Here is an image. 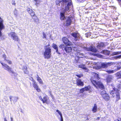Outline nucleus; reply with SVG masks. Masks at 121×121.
<instances>
[{
  "label": "nucleus",
  "instance_id": "obj_12",
  "mask_svg": "<svg viewBox=\"0 0 121 121\" xmlns=\"http://www.w3.org/2000/svg\"><path fill=\"white\" fill-rule=\"evenodd\" d=\"M120 66H117L115 68L114 70H106V72L108 73H113L117 71L120 69H121Z\"/></svg>",
  "mask_w": 121,
  "mask_h": 121
},
{
  "label": "nucleus",
  "instance_id": "obj_52",
  "mask_svg": "<svg viewBox=\"0 0 121 121\" xmlns=\"http://www.w3.org/2000/svg\"><path fill=\"white\" fill-rule=\"evenodd\" d=\"M10 119L11 120V121H13V118L12 117H10Z\"/></svg>",
  "mask_w": 121,
  "mask_h": 121
},
{
  "label": "nucleus",
  "instance_id": "obj_21",
  "mask_svg": "<svg viewBox=\"0 0 121 121\" xmlns=\"http://www.w3.org/2000/svg\"><path fill=\"white\" fill-rule=\"evenodd\" d=\"M92 74L94 76V78L96 80H98L100 78L98 74L95 72H92Z\"/></svg>",
  "mask_w": 121,
  "mask_h": 121
},
{
  "label": "nucleus",
  "instance_id": "obj_55",
  "mask_svg": "<svg viewBox=\"0 0 121 121\" xmlns=\"http://www.w3.org/2000/svg\"><path fill=\"white\" fill-rule=\"evenodd\" d=\"M97 120H99L100 119V117H98L97 118Z\"/></svg>",
  "mask_w": 121,
  "mask_h": 121
},
{
  "label": "nucleus",
  "instance_id": "obj_2",
  "mask_svg": "<svg viewBox=\"0 0 121 121\" xmlns=\"http://www.w3.org/2000/svg\"><path fill=\"white\" fill-rule=\"evenodd\" d=\"M50 44L45 46L44 47L45 52L44 53V56L45 58L48 59L50 58L51 55V49Z\"/></svg>",
  "mask_w": 121,
  "mask_h": 121
},
{
  "label": "nucleus",
  "instance_id": "obj_9",
  "mask_svg": "<svg viewBox=\"0 0 121 121\" xmlns=\"http://www.w3.org/2000/svg\"><path fill=\"white\" fill-rule=\"evenodd\" d=\"M9 98L12 104V101L14 103H15L17 101L18 99V97H17L12 96H9Z\"/></svg>",
  "mask_w": 121,
  "mask_h": 121
},
{
  "label": "nucleus",
  "instance_id": "obj_41",
  "mask_svg": "<svg viewBox=\"0 0 121 121\" xmlns=\"http://www.w3.org/2000/svg\"><path fill=\"white\" fill-rule=\"evenodd\" d=\"M7 62L9 64H12V61L9 60H6Z\"/></svg>",
  "mask_w": 121,
  "mask_h": 121
},
{
  "label": "nucleus",
  "instance_id": "obj_31",
  "mask_svg": "<svg viewBox=\"0 0 121 121\" xmlns=\"http://www.w3.org/2000/svg\"><path fill=\"white\" fill-rule=\"evenodd\" d=\"M91 87L90 86H87L85 87L84 88V89L85 91H90L91 89Z\"/></svg>",
  "mask_w": 121,
  "mask_h": 121
},
{
  "label": "nucleus",
  "instance_id": "obj_33",
  "mask_svg": "<svg viewBox=\"0 0 121 121\" xmlns=\"http://www.w3.org/2000/svg\"><path fill=\"white\" fill-rule=\"evenodd\" d=\"M121 54V51L113 52H112V54L113 55H117Z\"/></svg>",
  "mask_w": 121,
  "mask_h": 121
},
{
  "label": "nucleus",
  "instance_id": "obj_13",
  "mask_svg": "<svg viewBox=\"0 0 121 121\" xmlns=\"http://www.w3.org/2000/svg\"><path fill=\"white\" fill-rule=\"evenodd\" d=\"M75 55L76 56V57H77L78 58H82L84 56V54L82 53H81L79 52L77 53V52H75Z\"/></svg>",
  "mask_w": 121,
  "mask_h": 121
},
{
  "label": "nucleus",
  "instance_id": "obj_48",
  "mask_svg": "<svg viewBox=\"0 0 121 121\" xmlns=\"http://www.w3.org/2000/svg\"><path fill=\"white\" fill-rule=\"evenodd\" d=\"M3 57L4 59V60H6V56L5 54H4L3 55Z\"/></svg>",
  "mask_w": 121,
  "mask_h": 121
},
{
  "label": "nucleus",
  "instance_id": "obj_11",
  "mask_svg": "<svg viewBox=\"0 0 121 121\" xmlns=\"http://www.w3.org/2000/svg\"><path fill=\"white\" fill-rule=\"evenodd\" d=\"M71 35L74 38V39L75 40L77 41L79 40L80 35L78 33L74 32Z\"/></svg>",
  "mask_w": 121,
  "mask_h": 121
},
{
  "label": "nucleus",
  "instance_id": "obj_45",
  "mask_svg": "<svg viewBox=\"0 0 121 121\" xmlns=\"http://www.w3.org/2000/svg\"><path fill=\"white\" fill-rule=\"evenodd\" d=\"M85 91L84 89V88H82L80 90V92L81 93H82Z\"/></svg>",
  "mask_w": 121,
  "mask_h": 121
},
{
  "label": "nucleus",
  "instance_id": "obj_3",
  "mask_svg": "<svg viewBox=\"0 0 121 121\" xmlns=\"http://www.w3.org/2000/svg\"><path fill=\"white\" fill-rule=\"evenodd\" d=\"M110 93L111 95H112V97H114L116 95L117 101L118 100L120 99L119 90L117 89L114 88H113V90L110 91Z\"/></svg>",
  "mask_w": 121,
  "mask_h": 121
},
{
  "label": "nucleus",
  "instance_id": "obj_54",
  "mask_svg": "<svg viewBox=\"0 0 121 121\" xmlns=\"http://www.w3.org/2000/svg\"><path fill=\"white\" fill-rule=\"evenodd\" d=\"M30 79L31 80H32L33 82V80H33V78H31Z\"/></svg>",
  "mask_w": 121,
  "mask_h": 121
},
{
  "label": "nucleus",
  "instance_id": "obj_29",
  "mask_svg": "<svg viewBox=\"0 0 121 121\" xmlns=\"http://www.w3.org/2000/svg\"><path fill=\"white\" fill-rule=\"evenodd\" d=\"M37 80L39 82V83L41 84H42L43 82L41 79L39 77L38 75H37Z\"/></svg>",
  "mask_w": 121,
  "mask_h": 121
},
{
  "label": "nucleus",
  "instance_id": "obj_5",
  "mask_svg": "<svg viewBox=\"0 0 121 121\" xmlns=\"http://www.w3.org/2000/svg\"><path fill=\"white\" fill-rule=\"evenodd\" d=\"M113 64V62H112L102 63L101 64L100 66L99 67V68H107L108 67L111 66Z\"/></svg>",
  "mask_w": 121,
  "mask_h": 121
},
{
  "label": "nucleus",
  "instance_id": "obj_23",
  "mask_svg": "<svg viewBox=\"0 0 121 121\" xmlns=\"http://www.w3.org/2000/svg\"><path fill=\"white\" fill-rule=\"evenodd\" d=\"M97 110V105L96 104H95L93 108L92 109V111L93 113L96 112Z\"/></svg>",
  "mask_w": 121,
  "mask_h": 121
},
{
  "label": "nucleus",
  "instance_id": "obj_22",
  "mask_svg": "<svg viewBox=\"0 0 121 121\" xmlns=\"http://www.w3.org/2000/svg\"><path fill=\"white\" fill-rule=\"evenodd\" d=\"M113 78V77L112 75H109L108 76L107 78V82H109L112 80Z\"/></svg>",
  "mask_w": 121,
  "mask_h": 121
},
{
  "label": "nucleus",
  "instance_id": "obj_26",
  "mask_svg": "<svg viewBox=\"0 0 121 121\" xmlns=\"http://www.w3.org/2000/svg\"><path fill=\"white\" fill-rule=\"evenodd\" d=\"M79 67L80 68H81L85 70H86L85 71L86 72L88 71V69H87L86 67H85V66L81 64L79 65Z\"/></svg>",
  "mask_w": 121,
  "mask_h": 121
},
{
  "label": "nucleus",
  "instance_id": "obj_44",
  "mask_svg": "<svg viewBox=\"0 0 121 121\" xmlns=\"http://www.w3.org/2000/svg\"><path fill=\"white\" fill-rule=\"evenodd\" d=\"M76 75L79 78H80L81 77L83 76V75L82 74H80L79 75L76 74Z\"/></svg>",
  "mask_w": 121,
  "mask_h": 121
},
{
  "label": "nucleus",
  "instance_id": "obj_37",
  "mask_svg": "<svg viewBox=\"0 0 121 121\" xmlns=\"http://www.w3.org/2000/svg\"><path fill=\"white\" fill-rule=\"evenodd\" d=\"M14 14L16 16H17L18 14V12L17 10L16 9H15L14 11Z\"/></svg>",
  "mask_w": 121,
  "mask_h": 121
},
{
  "label": "nucleus",
  "instance_id": "obj_36",
  "mask_svg": "<svg viewBox=\"0 0 121 121\" xmlns=\"http://www.w3.org/2000/svg\"><path fill=\"white\" fill-rule=\"evenodd\" d=\"M27 67L26 65L25 64L23 66L22 68V69L23 70H24L25 69H27Z\"/></svg>",
  "mask_w": 121,
  "mask_h": 121
},
{
  "label": "nucleus",
  "instance_id": "obj_51",
  "mask_svg": "<svg viewBox=\"0 0 121 121\" xmlns=\"http://www.w3.org/2000/svg\"><path fill=\"white\" fill-rule=\"evenodd\" d=\"M3 24L2 20L0 17V25Z\"/></svg>",
  "mask_w": 121,
  "mask_h": 121
},
{
  "label": "nucleus",
  "instance_id": "obj_50",
  "mask_svg": "<svg viewBox=\"0 0 121 121\" xmlns=\"http://www.w3.org/2000/svg\"><path fill=\"white\" fill-rule=\"evenodd\" d=\"M64 47V45L63 44H61L59 46V47L60 48H63Z\"/></svg>",
  "mask_w": 121,
  "mask_h": 121
},
{
  "label": "nucleus",
  "instance_id": "obj_38",
  "mask_svg": "<svg viewBox=\"0 0 121 121\" xmlns=\"http://www.w3.org/2000/svg\"><path fill=\"white\" fill-rule=\"evenodd\" d=\"M105 94H106V92L104 90L102 91L101 92V94L102 95V96L103 95H104Z\"/></svg>",
  "mask_w": 121,
  "mask_h": 121
},
{
  "label": "nucleus",
  "instance_id": "obj_32",
  "mask_svg": "<svg viewBox=\"0 0 121 121\" xmlns=\"http://www.w3.org/2000/svg\"><path fill=\"white\" fill-rule=\"evenodd\" d=\"M12 74V75L13 77H14V78H15L17 76V74L15 72H14L13 71L11 70V72Z\"/></svg>",
  "mask_w": 121,
  "mask_h": 121
},
{
  "label": "nucleus",
  "instance_id": "obj_17",
  "mask_svg": "<svg viewBox=\"0 0 121 121\" xmlns=\"http://www.w3.org/2000/svg\"><path fill=\"white\" fill-rule=\"evenodd\" d=\"M27 11L32 17L35 15L34 12L32 9L30 8H28L27 9Z\"/></svg>",
  "mask_w": 121,
  "mask_h": 121
},
{
  "label": "nucleus",
  "instance_id": "obj_56",
  "mask_svg": "<svg viewBox=\"0 0 121 121\" xmlns=\"http://www.w3.org/2000/svg\"><path fill=\"white\" fill-rule=\"evenodd\" d=\"M88 34H89V35H90L91 33H88Z\"/></svg>",
  "mask_w": 121,
  "mask_h": 121
},
{
  "label": "nucleus",
  "instance_id": "obj_16",
  "mask_svg": "<svg viewBox=\"0 0 121 121\" xmlns=\"http://www.w3.org/2000/svg\"><path fill=\"white\" fill-rule=\"evenodd\" d=\"M77 85L79 86H82L84 85L83 82L80 79H78L76 81Z\"/></svg>",
  "mask_w": 121,
  "mask_h": 121
},
{
  "label": "nucleus",
  "instance_id": "obj_27",
  "mask_svg": "<svg viewBox=\"0 0 121 121\" xmlns=\"http://www.w3.org/2000/svg\"><path fill=\"white\" fill-rule=\"evenodd\" d=\"M105 45L103 43H99L97 47L98 48L100 49L104 47Z\"/></svg>",
  "mask_w": 121,
  "mask_h": 121
},
{
  "label": "nucleus",
  "instance_id": "obj_20",
  "mask_svg": "<svg viewBox=\"0 0 121 121\" xmlns=\"http://www.w3.org/2000/svg\"><path fill=\"white\" fill-rule=\"evenodd\" d=\"M32 17L33 19L34 20V21L37 24L39 23V19L36 15H35L34 16H33Z\"/></svg>",
  "mask_w": 121,
  "mask_h": 121
},
{
  "label": "nucleus",
  "instance_id": "obj_34",
  "mask_svg": "<svg viewBox=\"0 0 121 121\" xmlns=\"http://www.w3.org/2000/svg\"><path fill=\"white\" fill-rule=\"evenodd\" d=\"M3 24L0 25V37L2 35L1 32V30L3 27Z\"/></svg>",
  "mask_w": 121,
  "mask_h": 121
},
{
  "label": "nucleus",
  "instance_id": "obj_1",
  "mask_svg": "<svg viewBox=\"0 0 121 121\" xmlns=\"http://www.w3.org/2000/svg\"><path fill=\"white\" fill-rule=\"evenodd\" d=\"M56 4L57 5L59 6L60 4H61V8L62 9H64V5H65V9L63 11H62L60 13V19L61 20H63L65 18L66 20V26H68L70 25L71 22V19L72 18L67 17H65V14L66 13H68L66 11L68 12L70 11L69 8L72 7V1L71 0H57L56 1Z\"/></svg>",
  "mask_w": 121,
  "mask_h": 121
},
{
  "label": "nucleus",
  "instance_id": "obj_30",
  "mask_svg": "<svg viewBox=\"0 0 121 121\" xmlns=\"http://www.w3.org/2000/svg\"><path fill=\"white\" fill-rule=\"evenodd\" d=\"M102 53L106 55H109V54L110 52L107 50H104L103 51Z\"/></svg>",
  "mask_w": 121,
  "mask_h": 121
},
{
  "label": "nucleus",
  "instance_id": "obj_4",
  "mask_svg": "<svg viewBox=\"0 0 121 121\" xmlns=\"http://www.w3.org/2000/svg\"><path fill=\"white\" fill-rule=\"evenodd\" d=\"M91 81L94 86L97 88L99 87L101 89H103L104 88V87L101 82H96L95 80H91Z\"/></svg>",
  "mask_w": 121,
  "mask_h": 121
},
{
  "label": "nucleus",
  "instance_id": "obj_8",
  "mask_svg": "<svg viewBox=\"0 0 121 121\" xmlns=\"http://www.w3.org/2000/svg\"><path fill=\"white\" fill-rule=\"evenodd\" d=\"M63 42L66 45L71 46L72 44V43L69 41L67 38L65 37H64L62 39Z\"/></svg>",
  "mask_w": 121,
  "mask_h": 121
},
{
  "label": "nucleus",
  "instance_id": "obj_28",
  "mask_svg": "<svg viewBox=\"0 0 121 121\" xmlns=\"http://www.w3.org/2000/svg\"><path fill=\"white\" fill-rule=\"evenodd\" d=\"M117 78H121V71L118 72L115 74Z\"/></svg>",
  "mask_w": 121,
  "mask_h": 121
},
{
  "label": "nucleus",
  "instance_id": "obj_43",
  "mask_svg": "<svg viewBox=\"0 0 121 121\" xmlns=\"http://www.w3.org/2000/svg\"><path fill=\"white\" fill-rule=\"evenodd\" d=\"M60 116V118H59V119L61 121H63V118L62 114Z\"/></svg>",
  "mask_w": 121,
  "mask_h": 121
},
{
  "label": "nucleus",
  "instance_id": "obj_58",
  "mask_svg": "<svg viewBox=\"0 0 121 121\" xmlns=\"http://www.w3.org/2000/svg\"><path fill=\"white\" fill-rule=\"evenodd\" d=\"M53 97L52 99H53Z\"/></svg>",
  "mask_w": 121,
  "mask_h": 121
},
{
  "label": "nucleus",
  "instance_id": "obj_46",
  "mask_svg": "<svg viewBox=\"0 0 121 121\" xmlns=\"http://www.w3.org/2000/svg\"><path fill=\"white\" fill-rule=\"evenodd\" d=\"M34 0L36 2V5H37V4L39 3L40 2L39 0Z\"/></svg>",
  "mask_w": 121,
  "mask_h": 121
},
{
  "label": "nucleus",
  "instance_id": "obj_7",
  "mask_svg": "<svg viewBox=\"0 0 121 121\" xmlns=\"http://www.w3.org/2000/svg\"><path fill=\"white\" fill-rule=\"evenodd\" d=\"M39 99L42 101L43 103H46L47 104H49L50 103V100L47 98V96H44L43 99L41 96L39 97Z\"/></svg>",
  "mask_w": 121,
  "mask_h": 121
},
{
  "label": "nucleus",
  "instance_id": "obj_14",
  "mask_svg": "<svg viewBox=\"0 0 121 121\" xmlns=\"http://www.w3.org/2000/svg\"><path fill=\"white\" fill-rule=\"evenodd\" d=\"M86 50L91 51L94 52H96L97 51V50L95 47H93L91 46H90L89 48H86Z\"/></svg>",
  "mask_w": 121,
  "mask_h": 121
},
{
  "label": "nucleus",
  "instance_id": "obj_19",
  "mask_svg": "<svg viewBox=\"0 0 121 121\" xmlns=\"http://www.w3.org/2000/svg\"><path fill=\"white\" fill-rule=\"evenodd\" d=\"M64 49L65 50L66 52L67 53H69L71 52L72 50V48L71 47H65Z\"/></svg>",
  "mask_w": 121,
  "mask_h": 121
},
{
  "label": "nucleus",
  "instance_id": "obj_57",
  "mask_svg": "<svg viewBox=\"0 0 121 121\" xmlns=\"http://www.w3.org/2000/svg\"><path fill=\"white\" fill-rule=\"evenodd\" d=\"M86 36V37H88V36Z\"/></svg>",
  "mask_w": 121,
  "mask_h": 121
},
{
  "label": "nucleus",
  "instance_id": "obj_39",
  "mask_svg": "<svg viewBox=\"0 0 121 121\" xmlns=\"http://www.w3.org/2000/svg\"><path fill=\"white\" fill-rule=\"evenodd\" d=\"M73 50L75 51V52H77V53L79 52V50H78V48H77L75 47H73Z\"/></svg>",
  "mask_w": 121,
  "mask_h": 121
},
{
  "label": "nucleus",
  "instance_id": "obj_47",
  "mask_svg": "<svg viewBox=\"0 0 121 121\" xmlns=\"http://www.w3.org/2000/svg\"><path fill=\"white\" fill-rule=\"evenodd\" d=\"M43 39L46 38V34L44 33V32H43Z\"/></svg>",
  "mask_w": 121,
  "mask_h": 121
},
{
  "label": "nucleus",
  "instance_id": "obj_40",
  "mask_svg": "<svg viewBox=\"0 0 121 121\" xmlns=\"http://www.w3.org/2000/svg\"><path fill=\"white\" fill-rule=\"evenodd\" d=\"M121 58V55L117 56L114 57V59H120Z\"/></svg>",
  "mask_w": 121,
  "mask_h": 121
},
{
  "label": "nucleus",
  "instance_id": "obj_25",
  "mask_svg": "<svg viewBox=\"0 0 121 121\" xmlns=\"http://www.w3.org/2000/svg\"><path fill=\"white\" fill-rule=\"evenodd\" d=\"M102 97L106 101L108 100L109 99V97L108 96V95L107 94L103 95Z\"/></svg>",
  "mask_w": 121,
  "mask_h": 121
},
{
  "label": "nucleus",
  "instance_id": "obj_15",
  "mask_svg": "<svg viewBox=\"0 0 121 121\" xmlns=\"http://www.w3.org/2000/svg\"><path fill=\"white\" fill-rule=\"evenodd\" d=\"M33 86L37 90L38 92H39L40 91V90L38 87L36 83L34 80H33V82H32Z\"/></svg>",
  "mask_w": 121,
  "mask_h": 121
},
{
  "label": "nucleus",
  "instance_id": "obj_35",
  "mask_svg": "<svg viewBox=\"0 0 121 121\" xmlns=\"http://www.w3.org/2000/svg\"><path fill=\"white\" fill-rule=\"evenodd\" d=\"M92 55L96 56H97L99 57H102V55L96 53H93Z\"/></svg>",
  "mask_w": 121,
  "mask_h": 121
},
{
  "label": "nucleus",
  "instance_id": "obj_24",
  "mask_svg": "<svg viewBox=\"0 0 121 121\" xmlns=\"http://www.w3.org/2000/svg\"><path fill=\"white\" fill-rule=\"evenodd\" d=\"M93 63L92 62L90 61H88L86 62V65H89V66L90 67H92L93 66Z\"/></svg>",
  "mask_w": 121,
  "mask_h": 121
},
{
  "label": "nucleus",
  "instance_id": "obj_53",
  "mask_svg": "<svg viewBox=\"0 0 121 121\" xmlns=\"http://www.w3.org/2000/svg\"><path fill=\"white\" fill-rule=\"evenodd\" d=\"M4 121H8L5 118H4Z\"/></svg>",
  "mask_w": 121,
  "mask_h": 121
},
{
  "label": "nucleus",
  "instance_id": "obj_18",
  "mask_svg": "<svg viewBox=\"0 0 121 121\" xmlns=\"http://www.w3.org/2000/svg\"><path fill=\"white\" fill-rule=\"evenodd\" d=\"M52 47L56 50V52L57 53L59 54H60V53L58 52V47L56 44L54 43L53 44Z\"/></svg>",
  "mask_w": 121,
  "mask_h": 121
},
{
  "label": "nucleus",
  "instance_id": "obj_6",
  "mask_svg": "<svg viewBox=\"0 0 121 121\" xmlns=\"http://www.w3.org/2000/svg\"><path fill=\"white\" fill-rule=\"evenodd\" d=\"M9 37H11L13 40L16 41H18V38L17 34L15 32H11L9 34Z\"/></svg>",
  "mask_w": 121,
  "mask_h": 121
},
{
  "label": "nucleus",
  "instance_id": "obj_49",
  "mask_svg": "<svg viewBox=\"0 0 121 121\" xmlns=\"http://www.w3.org/2000/svg\"><path fill=\"white\" fill-rule=\"evenodd\" d=\"M56 112L58 113L60 115L62 114L61 112L59 110H56Z\"/></svg>",
  "mask_w": 121,
  "mask_h": 121
},
{
  "label": "nucleus",
  "instance_id": "obj_10",
  "mask_svg": "<svg viewBox=\"0 0 121 121\" xmlns=\"http://www.w3.org/2000/svg\"><path fill=\"white\" fill-rule=\"evenodd\" d=\"M2 65L4 66V68L9 71L10 73L11 71V68L9 66L6 64L1 62Z\"/></svg>",
  "mask_w": 121,
  "mask_h": 121
},
{
  "label": "nucleus",
  "instance_id": "obj_42",
  "mask_svg": "<svg viewBox=\"0 0 121 121\" xmlns=\"http://www.w3.org/2000/svg\"><path fill=\"white\" fill-rule=\"evenodd\" d=\"M23 70L25 73L27 74L28 73V72L27 70V69H25Z\"/></svg>",
  "mask_w": 121,
  "mask_h": 121
}]
</instances>
